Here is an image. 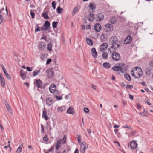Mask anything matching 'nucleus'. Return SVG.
<instances>
[{
    "mask_svg": "<svg viewBox=\"0 0 153 153\" xmlns=\"http://www.w3.org/2000/svg\"><path fill=\"white\" fill-rule=\"evenodd\" d=\"M111 48L117 49L121 46V43L118 40L117 38L115 36H113L111 39Z\"/></svg>",
    "mask_w": 153,
    "mask_h": 153,
    "instance_id": "obj_1",
    "label": "nucleus"
},
{
    "mask_svg": "<svg viewBox=\"0 0 153 153\" xmlns=\"http://www.w3.org/2000/svg\"><path fill=\"white\" fill-rule=\"evenodd\" d=\"M88 147V144L85 142H82L80 144V151L81 153H85V150Z\"/></svg>",
    "mask_w": 153,
    "mask_h": 153,
    "instance_id": "obj_2",
    "label": "nucleus"
},
{
    "mask_svg": "<svg viewBox=\"0 0 153 153\" xmlns=\"http://www.w3.org/2000/svg\"><path fill=\"white\" fill-rule=\"evenodd\" d=\"M113 30V25L110 24L108 23L105 25L104 27V30L105 32H107L111 31Z\"/></svg>",
    "mask_w": 153,
    "mask_h": 153,
    "instance_id": "obj_3",
    "label": "nucleus"
},
{
    "mask_svg": "<svg viewBox=\"0 0 153 153\" xmlns=\"http://www.w3.org/2000/svg\"><path fill=\"white\" fill-rule=\"evenodd\" d=\"M112 58L114 60L119 61L120 59V56L118 53L114 52L112 54Z\"/></svg>",
    "mask_w": 153,
    "mask_h": 153,
    "instance_id": "obj_4",
    "label": "nucleus"
},
{
    "mask_svg": "<svg viewBox=\"0 0 153 153\" xmlns=\"http://www.w3.org/2000/svg\"><path fill=\"white\" fill-rule=\"evenodd\" d=\"M46 71L48 74V77L49 78L51 79L53 77L54 73L52 69H49Z\"/></svg>",
    "mask_w": 153,
    "mask_h": 153,
    "instance_id": "obj_5",
    "label": "nucleus"
},
{
    "mask_svg": "<svg viewBox=\"0 0 153 153\" xmlns=\"http://www.w3.org/2000/svg\"><path fill=\"white\" fill-rule=\"evenodd\" d=\"M46 44L43 42H39L38 46V49L40 50H43L45 48Z\"/></svg>",
    "mask_w": 153,
    "mask_h": 153,
    "instance_id": "obj_6",
    "label": "nucleus"
},
{
    "mask_svg": "<svg viewBox=\"0 0 153 153\" xmlns=\"http://www.w3.org/2000/svg\"><path fill=\"white\" fill-rule=\"evenodd\" d=\"M90 12H91L90 11ZM87 18L90 22H93L95 19L94 14L92 13H90L88 15V16L87 17Z\"/></svg>",
    "mask_w": 153,
    "mask_h": 153,
    "instance_id": "obj_7",
    "label": "nucleus"
},
{
    "mask_svg": "<svg viewBox=\"0 0 153 153\" xmlns=\"http://www.w3.org/2000/svg\"><path fill=\"white\" fill-rule=\"evenodd\" d=\"M108 45L107 43H104L102 44L100 46V51L102 52H103L107 48Z\"/></svg>",
    "mask_w": 153,
    "mask_h": 153,
    "instance_id": "obj_8",
    "label": "nucleus"
},
{
    "mask_svg": "<svg viewBox=\"0 0 153 153\" xmlns=\"http://www.w3.org/2000/svg\"><path fill=\"white\" fill-rule=\"evenodd\" d=\"M56 87L54 84H52L49 87V89L51 93H54L56 90Z\"/></svg>",
    "mask_w": 153,
    "mask_h": 153,
    "instance_id": "obj_9",
    "label": "nucleus"
},
{
    "mask_svg": "<svg viewBox=\"0 0 153 153\" xmlns=\"http://www.w3.org/2000/svg\"><path fill=\"white\" fill-rule=\"evenodd\" d=\"M35 84L38 88H41L43 84V82L40 79H38L36 80Z\"/></svg>",
    "mask_w": 153,
    "mask_h": 153,
    "instance_id": "obj_10",
    "label": "nucleus"
},
{
    "mask_svg": "<svg viewBox=\"0 0 153 153\" xmlns=\"http://www.w3.org/2000/svg\"><path fill=\"white\" fill-rule=\"evenodd\" d=\"M132 38L130 36H128L124 40V43L126 44H129L132 41Z\"/></svg>",
    "mask_w": 153,
    "mask_h": 153,
    "instance_id": "obj_11",
    "label": "nucleus"
},
{
    "mask_svg": "<svg viewBox=\"0 0 153 153\" xmlns=\"http://www.w3.org/2000/svg\"><path fill=\"white\" fill-rule=\"evenodd\" d=\"M46 102L48 106H51L53 103V99L51 97H47L46 98Z\"/></svg>",
    "mask_w": 153,
    "mask_h": 153,
    "instance_id": "obj_12",
    "label": "nucleus"
},
{
    "mask_svg": "<svg viewBox=\"0 0 153 153\" xmlns=\"http://www.w3.org/2000/svg\"><path fill=\"white\" fill-rule=\"evenodd\" d=\"M94 28L96 31L99 32L101 29V26L100 24L96 23L95 25Z\"/></svg>",
    "mask_w": 153,
    "mask_h": 153,
    "instance_id": "obj_13",
    "label": "nucleus"
},
{
    "mask_svg": "<svg viewBox=\"0 0 153 153\" xmlns=\"http://www.w3.org/2000/svg\"><path fill=\"white\" fill-rule=\"evenodd\" d=\"M104 19V16L101 13H99L97 14L96 20L97 21H101L102 20Z\"/></svg>",
    "mask_w": 153,
    "mask_h": 153,
    "instance_id": "obj_14",
    "label": "nucleus"
},
{
    "mask_svg": "<svg viewBox=\"0 0 153 153\" xmlns=\"http://www.w3.org/2000/svg\"><path fill=\"white\" fill-rule=\"evenodd\" d=\"M91 52L93 56L95 58H97V53L96 51L95 48H92L91 49Z\"/></svg>",
    "mask_w": 153,
    "mask_h": 153,
    "instance_id": "obj_15",
    "label": "nucleus"
},
{
    "mask_svg": "<svg viewBox=\"0 0 153 153\" xmlns=\"http://www.w3.org/2000/svg\"><path fill=\"white\" fill-rule=\"evenodd\" d=\"M130 146L131 149H135L137 146V143L135 141H132L130 143Z\"/></svg>",
    "mask_w": 153,
    "mask_h": 153,
    "instance_id": "obj_16",
    "label": "nucleus"
},
{
    "mask_svg": "<svg viewBox=\"0 0 153 153\" xmlns=\"http://www.w3.org/2000/svg\"><path fill=\"white\" fill-rule=\"evenodd\" d=\"M62 141L61 139H59L57 142L56 144L55 145V148L57 150H58L60 146V144Z\"/></svg>",
    "mask_w": 153,
    "mask_h": 153,
    "instance_id": "obj_17",
    "label": "nucleus"
},
{
    "mask_svg": "<svg viewBox=\"0 0 153 153\" xmlns=\"http://www.w3.org/2000/svg\"><path fill=\"white\" fill-rule=\"evenodd\" d=\"M67 113L68 114H74L73 108L71 106L67 110Z\"/></svg>",
    "mask_w": 153,
    "mask_h": 153,
    "instance_id": "obj_18",
    "label": "nucleus"
},
{
    "mask_svg": "<svg viewBox=\"0 0 153 153\" xmlns=\"http://www.w3.org/2000/svg\"><path fill=\"white\" fill-rule=\"evenodd\" d=\"M66 108L65 106L58 107L57 111L59 113H62L64 111H65L66 110Z\"/></svg>",
    "mask_w": 153,
    "mask_h": 153,
    "instance_id": "obj_19",
    "label": "nucleus"
},
{
    "mask_svg": "<svg viewBox=\"0 0 153 153\" xmlns=\"http://www.w3.org/2000/svg\"><path fill=\"white\" fill-rule=\"evenodd\" d=\"M86 41L87 43L89 45L91 46L93 44V42L92 41L90 38H86Z\"/></svg>",
    "mask_w": 153,
    "mask_h": 153,
    "instance_id": "obj_20",
    "label": "nucleus"
},
{
    "mask_svg": "<svg viewBox=\"0 0 153 153\" xmlns=\"http://www.w3.org/2000/svg\"><path fill=\"white\" fill-rule=\"evenodd\" d=\"M42 16L45 19H48L49 18L48 12L46 11H44L42 13Z\"/></svg>",
    "mask_w": 153,
    "mask_h": 153,
    "instance_id": "obj_21",
    "label": "nucleus"
},
{
    "mask_svg": "<svg viewBox=\"0 0 153 153\" xmlns=\"http://www.w3.org/2000/svg\"><path fill=\"white\" fill-rule=\"evenodd\" d=\"M44 27H46V28H47L49 30L50 27V23L48 21H45L44 24Z\"/></svg>",
    "mask_w": 153,
    "mask_h": 153,
    "instance_id": "obj_22",
    "label": "nucleus"
},
{
    "mask_svg": "<svg viewBox=\"0 0 153 153\" xmlns=\"http://www.w3.org/2000/svg\"><path fill=\"white\" fill-rule=\"evenodd\" d=\"M42 117L44 118L46 120H48V117L47 115V112L46 111H43Z\"/></svg>",
    "mask_w": 153,
    "mask_h": 153,
    "instance_id": "obj_23",
    "label": "nucleus"
},
{
    "mask_svg": "<svg viewBox=\"0 0 153 153\" xmlns=\"http://www.w3.org/2000/svg\"><path fill=\"white\" fill-rule=\"evenodd\" d=\"M137 72H138L137 73V75H138V76H137V78H139L142 75V71L140 68H139Z\"/></svg>",
    "mask_w": 153,
    "mask_h": 153,
    "instance_id": "obj_24",
    "label": "nucleus"
},
{
    "mask_svg": "<svg viewBox=\"0 0 153 153\" xmlns=\"http://www.w3.org/2000/svg\"><path fill=\"white\" fill-rule=\"evenodd\" d=\"M124 76L126 79L128 81H130L131 80L130 76L128 73H126L124 74Z\"/></svg>",
    "mask_w": 153,
    "mask_h": 153,
    "instance_id": "obj_25",
    "label": "nucleus"
},
{
    "mask_svg": "<svg viewBox=\"0 0 153 153\" xmlns=\"http://www.w3.org/2000/svg\"><path fill=\"white\" fill-rule=\"evenodd\" d=\"M117 21V19L114 16H112L110 20V22L112 24H114Z\"/></svg>",
    "mask_w": 153,
    "mask_h": 153,
    "instance_id": "obj_26",
    "label": "nucleus"
},
{
    "mask_svg": "<svg viewBox=\"0 0 153 153\" xmlns=\"http://www.w3.org/2000/svg\"><path fill=\"white\" fill-rule=\"evenodd\" d=\"M20 74L23 80L25 79H26V76L25 74H24L23 70L22 69L21 70Z\"/></svg>",
    "mask_w": 153,
    "mask_h": 153,
    "instance_id": "obj_27",
    "label": "nucleus"
},
{
    "mask_svg": "<svg viewBox=\"0 0 153 153\" xmlns=\"http://www.w3.org/2000/svg\"><path fill=\"white\" fill-rule=\"evenodd\" d=\"M121 68V66H115L112 68V70L115 71H120V68Z\"/></svg>",
    "mask_w": 153,
    "mask_h": 153,
    "instance_id": "obj_28",
    "label": "nucleus"
},
{
    "mask_svg": "<svg viewBox=\"0 0 153 153\" xmlns=\"http://www.w3.org/2000/svg\"><path fill=\"white\" fill-rule=\"evenodd\" d=\"M53 44L51 43H50L47 45V49L50 51H51L52 50V47Z\"/></svg>",
    "mask_w": 153,
    "mask_h": 153,
    "instance_id": "obj_29",
    "label": "nucleus"
},
{
    "mask_svg": "<svg viewBox=\"0 0 153 153\" xmlns=\"http://www.w3.org/2000/svg\"><path fill=\"white\" fill-rule=\"evenodd\" d=\"M23 144L20 145L17 149L16 153H20L22 150V148L23 147Z\"/></svg>",
    "mask_w": 153,
    "mask_h": 153,
    "instance_id": "obj_30",
    "label": "nucleus"
},
{
    "mask_svg": "<svg viewBox=\"0 0 153 153\" xmlns=\"http://www.w3.org/2000/svg\"><path fill=\"white\" fill-rule=\"evenodd\" d=\"M96 6V4L95 3H91L90 4L89 7L90 9L92 10L95 9Z\"/></svg>",
    "mask_w": 153,
    "mask_h": 153,
    "instance_id": "obj_31",
    "label": "nucleus"
},
{
    "mask_svg": "<svg viewBox=\"0 0 153 153\" xmlns=\"http://www.w3.org/2000/svg\"><path fill=\"white\" fill-rule=\"evenodd\" d=\"M103 66L106 68H108L110 67V64L107 62L104 63L103 64Z\"/></svg>",
    "mask_w": 153,
    "mask_h": 153,
    "instance_id": "obj_32",
    "label": "nucleus"
},
{
    "mask_svg": "<svg viewBox=\"0 0 153 153\" xmlns=\"http://www.w3.org/2000/svg\"><path fill=\"white\" fill-rule=\"evenodd\" d=\"M48 54L46 53L42 54L40 56V58L42 60H44L47 58Z\"/></svg>",
    "mask_w": 153,
    "mask_h": 153,
    "instance_id": "obj_33",
    "label": "nucleus"
},
{
    "mask_svg": "<svg viewBox=\"0 0 153 153\" xmlns=\"http://www.w3.org/2000/svg\"><path fill=\"white\" fill-rule=\"evenodd\" d=\"M4 103L5 104V106H6V107L7 108V109L8 110V111H10V105H9L8 103L7 102V101L6 100H4Z\"/></svg>",
    "mask_w": 153,
    "mask_h": 153,
    "instance_id": "obj_34",
    "label": "nucleus"
},
{
    "mask_svg": "<svg viewBox=\"0 0 153 153\" xmlns=\"http://www.w3.org/2000/svg\"><path fill=\"white\" fill-rule=\"evenodd\" d=\"M102 56L104 59H107L108 57V53L106 52H103L102 54Z\"/></svg>",
    "mask_w": 153,
    "mask_h": 153,
    "instance_id": "obj_35",
    "label": "nucleus"
},
{
    "mask_svg": "<svg viewBox=\"0 0 153 153\" xmlns=\"http://www.w3.org/2000/svg\"><path fill=\"white\" fill-rule=\"evenodd\" d=\"M151 68L148 67L146 69V74H148L149 75H150L152 73L151 72Z\"/></svg>",
    "mask_w": 153,
    "mask_h": 153,
    "instance_id": "obj_36",
    "label": "nucleus"
},
{
    "mask_svg": "<svg viewBox=\"0 0 153 153\" xmlns=\"http://www.w3.org/2000/svg\"><path fill=\"white\" fill-rule=\"evenodd\" d=\"M4 73L5 74L7 78L9 80H11V77L9 74L6 71L4 72Z\"/></svg>",
    "mask_w": 153,
    "mask_h": 153,
    "instance_id": "obj_37",
    "label": "nucleus"
},
{
    "mask_svg": "<svg viewBox=\"0 0 153 153\" xmlns=\"http://www.w3.org/2000/svg\"><path fill=\"white\" fill-rule=\"evenodd\" d=\"M40 72V70H36L34 71L33 72V76H35L37 75Z\"/></svg>",
    "mask_w": 153,
    "mask_h": 153,
    "instance_id": "obj_38",
    "label": "nucleus"
},
{
    "mask_svg": "<svg viewBox=\"0 0 153 153\" xmlns=\"http://www.w3.org/2000/svg\"><path fill=\"white\" fill-rule=\"evenodd\" d=\"M58 24V22H53L52 23V27L53 28H57V26Z\"/></svg>",
    "mask_w": 153,
    "mask_h": 153,
    "instance_id": "obj_39",
    "label": "nucleus"
},
{
    "mask_svg": "<svg viewBox=\"0 0 153 153\" xmlns=\"http://www.w3.org/2000/svg\"><path fill=\"white\" fill-rule=\"evenodd\" d=\"M120 71L122 73H124L127 71L126 68L123 67L122 68L121 67V68H120Z\"/></svg>",
    "mask_w": 153,
    "mask_h": 153,
    "instance_id": "obj_40",
    "label": "nucleus"
},
{
    "mask_svg": "<svg viewBox=\"0 0 153 153\" xmlns=\"http://www.w3.org/2000/svg\"><path fill=\"white\" fill-rule=\"evenodd\" d=\"M66 137L65 135H64V136L63 137V139L62 140L61 142L63 144H64L66 143Z\"/></svg>",
    "mask_w": 153,
    "mask_h": 153,
    "instance_id": "obj_41",
    "label": "nucleus"
},
{
    "mask_svg": "<svg viewBox=\"0 0 153 153\" xmlns=\"http://www.w3.org/2000/svg\"><path fill=\"white\" fill-rule=\"evenodd\" d=\"M1 85L2 86L4 87L5 85V82L4 79H0Z\"/></svg>",
    "mask_w": 153,
    "mask_h": 153,
    "instance_id": "obj_42",
    "label": "nucleus"
},
{
    "mask_svg": "<svg viewBox=\"0 0 153 153\" xmlns=\"http://www.w3.org/2000/svg\"><path fill=\"white\" fill-rule=\"evenodd\" d=\"M126 88L127 89H131L133 88V86L132 85H128L126 86Z\"/></svg>",
    "mask_w": 153,
    "mask_h": 153,
    "instance_id": "obj_43",
    "label": "nucleus"
},
{
    "mask_svg": "<svg viewBox=\"0 0 153 153\" xmlns=\"http://www.w3.org/2000/svg\"><path fill=\"white\" fill-rule=\"evenodd\" d=\"M54 149V147L52 146L51 147L50 149H48V150L47 151L45 152V153H48L50 152L53 149Z\"/></svg>",
    "mask_w": 153,
    "mask_h": 153,
    "instance_id": "obj_44",
    "label": "nucleus"
},
{
    "mask_svg": "<svg viewBox=\"0 0 153 153\" xmlns=\"http://www.w3.org/2000/svg\"><path fill=\"white\" fill-rule=\"evenodd\" d=\"M123 128H126L132 129V128H131V127L127 125H125L123 126Z\"/></svg>",
    "mask_w": 153,
    "mask_h": 153,
    "instance_id": "obj_45",
    "label": "nucleus"
},
{
    "mask_svg": "<svg viewBox=\"0 0 153 153\" xmlns=\"http://www.w3.org/2000/svg\"><path fill=\"white\" fill-rule=\"evenodd\" d=\"M43 140L45 142H47L48 141V139L47 137V135H46L45 136V137L43 138Z\"/></svg>",
    "mask_w": 153,
    "mask_h": 153,
    "instance_id": "obj_46",
    "label": "nucleus"
},
{
    "mask_svg": "<svg viewBox=\"0 0 153 153\" xmlns=\"http://www.w3.org/2000/svg\"><path fill=\"white\" fill-rule=\"evenodd\" d=\"M56 4L55 3V1H53L52 2V6L53 9H55L56 8Z\"/></svg>",
    "mask_w": 153,
    "mask_h": 153,
    "instance_id": "obj_47",
    "label": "nucleus"
},
{
    "mask_svg": "<svg viewBox=\"0 0 153 153\" xmlns=\"http://www.w3.org/2000/svg\"><path fill=\"white\" fill-rule=\"evenodd\" d=\"M41 30H43L45 32H46V30H48V32H50V30L49 29H48V28H46V27L42 28H41Z\"/></svg>",
    "mask_w": 153,
    "mask_h": 153,
    "instance_id": "obj_48",
    "label": "nucleus"
},
{
    "mask_svg": "<svg viewBox=\"0 0 153 153\" xmlns=\"http://www.w3.org/2000/svg\"><path fill=\"white\" fill-rule=\"evenodd\" d=\"M3 21V18L2 15H0V24H1Z\"/></svg>",
    "mask_w": 153,
    "mask_h": 153,
    "instance_id": "obj_49",
    "label": "nucleus"
},
{
    "mask_svg": "<svg viewBox=\"0 0 153 153\" xmlns=\"http://www.w3.org/2000/svg\"><path fill=\"white\" fill-rule=\"evenodd\" d=\"M140 68V67H136L134 68H133V70H132L131 72H133L134 71H137V70L138 71L139 68Z\"/></svg>",
    "mask_w": 153,
    "mask_h": 153,
    "instance_id": "obj_50",
    "label": "nucleus"
},
{
    "mask_svg": "<svg viewBox=\"0 0 153 153\" xmlns=\"http://www.w3.org/2000/svg\"><path fill=\"white\" fill-rule=\"evenodd\" d=\"M84 111L86 113H88L89 112V110L87 108H84Z\"/></svg>",
    "mask_w": 153,
    "mask_h": 153,
    "instance_id": "obj_51",
    "label": "nucleus"
},
{
    "mask_svg": "<svg viewBox=\"0 0 153 153\" xmlns=\"http://www.w3.org/2000/svg\"><path fill=\"white\" fill-rule=\"evenodd\" d=\"M51 59H48L47 60V61H46V64L47 65L49 64L50 63V62H51Z\"/></svg>",
    "mask_w": 153,
    "mask_h": 153,
    "instance_id": "obj_52",
    "label": "nucleus"
},
{
    "mask_svg": "<svg viewBox=\"0 0 153 153\" xmlns=\"http://www.w3.org/2000/svg\"><path fill=\"white\" fill-rule=\"evenodd\" d=\"M30 14L32 18H34L35 15V13L33 12L30 11Z\"/></svg>",
    "mask_w": 153,
    "mask_h": 153,
    "instance_id": "obj_53",
    "label": "nucleus"
},
{
    "mask_svg": "<svg viewBox=\"0 0 153 153\" xmlns=\"http://www.w3.org/2000/svg\"><path fill=\"white\" fill-rule=\"evenodd\" d=\"M136 132H137L136 131H132V132H131L130 133V134L132 136H133L135 134Z\"/></svg>",
    "mask_w": 153,
    "mask_h": 153,
    "instance_id": "obj_54",
    "label": "nucleus"
},
{
    "mask_svg": "<svg viewBox=\"0 0 153 153\" xmlns=\"http://www.w3.org/2000/svg\"><path fill=\"white\" fill-rule=\"evenodd\" d=\"M26 68L29 71H32L31 67H27Z\"/></svg>",
    "mask_w": 153,
    "mask_h": 153,
    "instance_id": "obj_55",
    "label": "nucleus"
},
{
    "mask_svg": "<svg viewBox=\"0 0 153 153\" xmlns=\"http://www.w3.org/2000/svg\"><path fill=\"white\" fill-rule=\"evenodd\" d=\"M56 99L58 100H60L62 99V97L61 96H56Z\"/></svg>",
    "mask_w": 153,
    "mask_h": 153,
    "instance_id": "obj_56",
    "label": "nucleus"
},
{
    "mask_svg": "<svg viewBox=\"0 0 153 153\" xmlns=\"http://www.w3.org/2000/svg\"><path fill=\"white\" fill-rule=\"evenodd\" d=\"M80 138H81L80 136L79 135H78V137H77V139H78V142L79 143H80L81 142Z\"/></svg>",
    "mask_w": 153,
    "mask_h": 153,
    "instance_id": "obj_57",
    "label": "nucleus"
},
{
    "mask_svg": "<svg viewBox=\"0 0 153 153\" xmlns=\"http://www.w3.org/2000/svg\"><path fill=\"white\" fill-rule=\"evenodd\" d=\"M149 65L151 67H153V62L151 61L149 62Z\"/></svg>",
    "mask_w": 153,
    "mask_h": 153,
    "instance_id": "obj_58",
    "label": "nucleus"
},
{
    "mask_svg": "<svg viewBox=\"0 0 153 153\" xmlns=\"http://www.w3.org/2000/svg\"><path fill=\"white\" fill-rule=\"evenodd\" d=\"M41 128H42L41 131L43 133L44 132V128L43 125L42 124L41 125Z\"/></svg>",
    "mask_w": 153,
    "mask_h": 153,
    "instance_id": "obj_59",
    "label": "nucleus"
},
{
    "mask_svg": "<svg viewBox=\"0 0 153 153\" xmlns=\"http://www.w3.org/2000/svg\"><path fill=\"white\" fill-rule=\"evenodd\" d=\"M139 114L141 116H143V117L146 116L145 114H143V113H141V112H139Z\"/></svg>",
    "mask_w": 153,
    "mask_h": 153,
    "instance_id": "obj_60",
    "label": "nucleus"
},
{
    "mask_svg": "<svg viewBox=\"0 0 153 153\" xmlns=\"http://www.w3.org/2000/svg\"><path fill=\"white\" fill-rule=\"evenodd\" d=\"M5 9V10H7V7L5 5H4L3 8H1V10H4Z\"/></svg>",
    "mask_w": 153,
    "mask_h": 153,
    "instance_id": "obj_61",
    "label": "nucleus"
},
{
    "mask_svg": "<svg viewBox=\"0 0 153 153\" xmlns=\"http://www.w3.org/2000/svg\"><path fill=\"white\" fill-rule=\"evenodd\" d=\"M119 66H124L125 65V64L124 63H119Z\"/></svg>",
    "mask_w": 153,
    "mask_h": 153,
    "instance_id": "obj_62",
    "label": "nucleus"
},
{
    "mask_svg": "<svg viewBox=\"0 0 153 153\" xmlns=\"http://www.w3.org/2000/svg\"><path fill=\"white\" fill-rule=\"evenodd\" d=\"M41 30L40 29V28H37L35 30V32H37L38 31H40Z\"/></svg>",
    "mask_w": 153,
    "mask_h": 153,
    "instance_id": "obj_63",
    "label": "nucleus"
},
{
    "mask_svg": "<svg viewBox=\"0 0 153 153\" xmlns=\"http://www.w3.org/2000/svg\"><path fill=\"white\" fill-rule=\"evenodd\" d=\"M92 88L95 90L96 89V86L95 85H94L93 84L92 85Z\"/></svg>",
    "mask_w": 153,
    "mask_h": 153,
    "instance_id": "obj_64",
    "label": "nucleus"
}]
</instances>
